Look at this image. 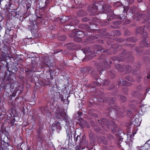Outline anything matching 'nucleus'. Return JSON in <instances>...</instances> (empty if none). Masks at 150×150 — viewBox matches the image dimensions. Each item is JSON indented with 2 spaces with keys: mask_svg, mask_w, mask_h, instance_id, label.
Listing matches in <instances>:
<instances>
[{
  "mask_svg": "<svg viewBox=\"0 0 150 150\" xmlns=\"http://www.w3.org/2000/svg\"><path fill=\"white\" fill-rule=\"evenodd\" d=\"M144 28L143 27H141L140 28H138L137 31L138 33L142 34L144 32Z\"/></svg>",
  "mask_w": 150,
  "mask_h": 150,
  "instance_id": "obj_9",
  "label": "nucleus"
},
{
  "mask_svg": "<svg viewBox=\"0 0 150 150\" xmlns=\"http://www.w3.org/2000/svg\"><path fill=\"white\" fill-rule=\"evenodd\" d=\"M120 100L122 102H124L126 100V98L123 96H121L120 97Z\"/></svg>",
  "mask_w": 150,
  "mask_h": 150,
  "instance_id": "obj_10",
  "label": "nucleus"
},
{
  "mask_svg": "<svg viewBox=\"0 0 150 150\" xmlns=\"http://www.w3.org/2000/svg\"><path fill=\"white\" fill-rule=\"evenodd\" d=\"M52 125L56 127L58 129H60L61 128L60 124L59 122H55L52 124Z\"/></svg>",
  "mask_w": 150,
  "mask_h": 150,
  "instance_id": "obj_5",
  "label": "nucleus"
},
{
  "mask_svg": "<svg viewBox=\"0 0 150 150\" xmlns=\"http://www.w3.org/2000/svg\"><path fill=\"white\" fill-rule=\"evenodd\" d=\"M76 150H81L80 148L78 147L76 148Z\"/></svg>",
  "mask_w": 150,
  "mask_h": 150,
  "instance_id": "obj_26",
  "label": "nucleus"
},
{
  "mask_svg": "<svg viewBox=\"0 0 150 150\" xmlns=\"http://www.w3.org/2000/svg\"><path fill=\"white\" fill-rule=\"evenodd\" d=\"M77 137H78V136H77V137H76V139H77Z\"/></svg>",
  "mask_w": 150,
  "mask_h": 150,
  "instance_id": "obj_38",
  "label": "nucleus"
},
{
  "mask_svg": "<svg viewBox=\"0 0 150 150\" xmlns=\"http://www.w3.org/2000/svg\"><path fill=\"white\" fill-rule=\"evenodd\" d=\"M150 140L147 141L144 146L140 147L139 150H150Z\"/></svg>",
  "mask_w": 150,
  "mask_h": 150,
  "instance_id": "obj_3",
  "label": "nucleus"
},
{
  "mask_svg": "<svg viewBox=\"0 0 150 150\" xmlns=\"http://www.w3.org/2000/svg\"><path fill=\"white\" fill-rule=\"evenodd\" d=\"M110 20V18H108V21H109V20Z\"/></svg>",
  "mask_w": 150,
  "mask_h": 150,
  "instance_id": "obj_31",
  "label": "nucleus"
},
{
  "mask_svg": "<svg viewBox=\"0 0 150 150\" xmlns=\"http://www.w3.org/2000/svg\"><path fill=\"white\" fill-rule=\"evenodd\" d=\"M77 137H78V136H77V137H76V139H77Z\"/></svg>",
  "mask_w": 150,
  "mask_h": 150,
  "instance_id": "obj_39",
  "label": "nucleus"
},
{
  "mask_svg": "<svg viewBox=\"0 0 150 150\" xmlns=\"http://www.w3.org/2000/svg\"><path fill=\"white\" fill-rule=\"evenodd\" d=\"M79 39V38H74V40L75 41H77V39Z\"/></svg>",
  "mask_w": 150,
  "mask_h": 150,
  "instance_id": "obj_28",
  "label": "nucleus"
},
{
  "mask_svg": "<svg viewBox=\"0 0 150 150\" xmlns=\"http://www.w3.org/2000/svg\"><path fill=\"white\" fill-rule=\"evenodd\" d=\"M3 149L5 147H6V150H13V148L12 146L9 145L8 144L6 146L5 145H4V146L3 145Z\"/></svg>",
  "mask_w": 150,
  "mask_h": 150,
  "instance_id": "obj_8",
  "label": "nucleus"
},
{
  "mask_svg": "<svg viewBox=\"0 0 150 150\" xmlns=\"http://www.w3.org/2000/svg\"><path fill=\"white\" fill-rule=\"evenodd\" d=\"M147 78H149V76H148V77H147Z\"/></svg>",
  "mask_w": 150,
  "mask_h": 150,
  "instance_id": "obj_37",
  "label": "nucleus"
},
{
  "mask_svg": "<svg viewBox=\"0 0 150 150\" xmlns=\"http://www.w3.org/2000/svg\"><path fill=\"white\" fill-rule=\"evenodd\" d=\"M1 145L4 146V145L6 146L8 144V138L7 136L2 135L1 136Z\"/></svg>",
  "mask_w": 150,
  "mask_h": 150,
  "instance_id": "obj_1",
  "label": "nucleus"
},
{
  "mask_svg": "<svg viewBox=\"0 0 150 150\" xmlns=\"http://www.w3.org/2000/svg\"><path fill=\"white\" fill-rule=\"evenodd\" d=\"M77 137H78V136H77V137H76V139H77Z\"/></svg>",
  "mask_w": 150,
  "mask_h": 150,
  "instance_id": "obj_40",
  "label": "nucleus"
},
{
  "mask_svg": "<svg viewBox=\"0 0 150 150\" xmlns=\"http://www.w3.org/2000/svg\"><path fill=\"white\" fill-rule=\"evenodd\" d=\"M136 134V132H135V133H134V132H133V134Z\"/></svg>",
  "mask_w": 150,
  "mask_h": 150,
  "instance_id": "obj_35",
  "label": "nucleus"
},
{
  "mask_svg": "<svg viewBox=\"0 0 150 150\" xmlns=\"http://www.w3.org/2000/svg\"><path fill=\"white\" fill-rule=\"evenodd\" d=\"M149 19V18H147V19L146 20L147 21H148V19Z\"/></svg>",
  "mask_w": 150,
  "mask_h": 150,
  "instance_id": "obj_32",
  "label": "nucleus"
},
{
  "mask_svg": "<svg viewBox=\"0 0 150 150\" xmlns=\"http://www.w3.org/2000/svg\"><path fill=\"white\" fill-rule=\"evenodd\" d=\"M26 6H27L28 8H30V7L31 6V5L30 3H29L28 2V3L27 4Z\"/></svg>",
  "mask_w": 150,
  "mask_h": 150,
  "instance_id": "obj_18",
  "label": "nucleus"
},
{
  "mask_svg": "<svg viewBox=\"0 0 150 150\" xmlns=\"http://www.w3.org/2000/svg\"><path fill=\"white\" fill-rule=\"evenodd\" d=\"M127 71H130L132 69V67L130 66H128Z\"/></svg>",
  "mask_w": 150,
  "mask_h": 150,
  "instance_id": "obj_16",
  "label": "nucleus"
},
{
  "mask_svg": "<svg viewBox=\"0 0 150 150\" xmlns=\"http://www.w3.org/2000/svg\"><path fill=\"white\" fill-rule=\"evenodd\" d=\"M124 8V9L123 10V13H124L125 14H126V13L127 12V10L125 9V8Z\"/></svg>",
  "mask_w": 150,
  "mask_h": 150,
  "instance_id": "obj_21",
  "label": "nucleus"
},
{
  "mask_svg": "<svg viewBox=\"0 0 150 150\" xmlns=\"http://www.w3.org/2000/svg\"><path fill=\"white\" fill-rule=\"evenodd\" d=\"M61 117L63 118V116H64V114H62V113H60V114H59Z\"/></svg>",
  "mask_w": 150,
  "mask_h": 150,
  "instance_id": "obj_22",
  "label": "nucleus"
},
{
  "mask_svg": "<svg viewBox=\"0 0 150 150\" xmlns=\"http://www.w3.org/2000/svg\"><path fill=\"white\" fill-rule=\"evenodd\" d=\"M87 18H83V21H87Z\"/></svg>",
  "mask_w": 150,
  "mask_h": 150,
  "instance_id": "obj_27",
  "label": "nucleus"
},
{
  "mask_svg": "<svg viewBox=\"0 0 150 150\" xmlns=\"http://www.w3.org/2000/svg\"><path fill=\"white\" fill-rule=\"evenodd\" d=\"M128 40L130 41H132L135 42L137 41V39L134 38H130L128 39Z\"/></svg>",
  "mask_w": 150,
  "mask_h": 150,
  "instance_id": "obj_14",
  "label": "nucleus"
},
{
  "mask_svg": "<svg viewBox=\"0 0 150 150\" xmlns=\"http://www.w3.org/2000/svg\"><path fill=\"white\" fill-rule=\"evenodd\" d=\"M88 9L89 11H91V12L93 13V14H96L95 12H96V11L98 10V6L96 5L93 4L89 6L88 7Z\"/></svg>",
  "mask_w": 150,
  "mask_h": 150,
  "instance_id": "obj_4",
  "label": "nucleus"
},
{
  "mask_svg": "<svg viewBox=\"0 0 150 150\" xmlns=\"http://www.w3.org/2000/svg\"><path fill=\"white\" fill-rule=\"evenodd\" d=\"M70 36V37H72V36Z\"/></svg>",
  "mask_w": 150,
  "mask_h": 150,
  "instance_id": "obj_36",
  "label": "nucleus"
},
{
  "mask_svg": "<svg viewBox=\"0 0 150 150\" xmlns=\"http://www.w3.org/2000/svg\"><path fill=\"white\" fill-rule=\"evenodd\" d=\"M113 28H117V27H113Z\"/></svg>",
  "mask_w": 150,
  "mask_h": 150,
  "instance_id": "obj_33",
  "label": "nucleus"
},
{
  "mask_svg": "<svg viewBox=\"0 0 150 150\" xmlns=\"http://www.w3.org/2000/svg\"><path fill=\"white\" fill-rule=\"evenodd\" d=\"M120 24V23L118 22L117 21H116L114 22H113V24L114 25H117V24Z\"/></svg>",
  "mask_w": 150,
  "mask_h": 150,
  "instance_id": "obj_19",
  "label": "nucleus"
},
{
  "mask_svg": "<svg viewBox=\"0 0 150 150\" xmlns=\"http://www.w3.org/2000/svg\"><path fill=\"white\" fill-rule=\"evenodd\" d=\"M140 44L142 47H147L148 46V44L146 42V40H144L140 42Z\"/></svg>",
  "mask_w": 150,
  "mask_h": 150,
  "instance_id": "obj_6",
  "label": "nucleus"
},
{
  "mask_svg": "<svg viewBox=\"0 0 150 150\" xmlns=\"http://www.w3.org/2000/svg\"><path fill=\"white\" fill-rule=\"evenodd\" d=\"M62 37H64V39H63V40H65L66 39V37L65 36L63 35V36H62Z\"/></svg>",
  "mask_w": 150,
  "mask_h": 150,
  "instance_id": "obj_25",
  "label": "nucleus"
},
{
  "mask_svg": "<svg viewBox=\"0 0 150 150\" xmlns=\"http://www.w3.org/2000/svg\"><path fill=\"white\" fill-rule=\"evenodd\" d=\"M124 82L125 83H126V81H124ZM125 86H127V84H126V83H125Z\"/></svg>",
  "mask_w": 150,
  "mask_h": 150,
  "instance_id": "obj_29",
  "label": "nucleus"
},
{
  "mask_svg": "<svg viewBox=\"0 0 150 150\" xmlns=\"http://www.w3.org/2000/svg\"><path fill=\"white\" fill-rule=\"evenodd\" d=\"M78 0H74V2L76 4H79V1H78Z\"/></svg>",
  "mask_w": 150,
  "mask_h": 150,
  "instance_id": "obj_23",
  "label": "nucleus"
},
{
  "mask_svg": "<svg viewBox=\"0 0 150 150\" xmlns=\"http://www.w3.org/2000/svg\"><path fill=\"white\" fill-rule=\"evenodd\" d=\"M81 41V40L80 39H79V41H78L77 42H80Z\"/></svg>",
  "mask_w": 150,
  "mask_h": 150,
  "instance_id": "obj_30",
  "label": "nucleus"
},
{
  "mask_svg": "<svg viewBox=\"0 0 150 150\" xmlns=\"http://www.w3.org/2000/svg\"><path fill=\"white\" fill-rule=\"evenodd\" d=\"M6 114L7 116V119L8 120L10 119L12 116V114L11 113H9V114H8V113L6 112Z\"/></svg>",
  "mask_w": 150,
  "mask_h": 150,
  "instance_id": "obj_13",
  "label": "nucleus"
},
{
  "mask_svg": "<svg viewBox=\"0 0 150 150\" xmlns=\"http://www.w3.org/2000/svg\"><path fill=\"white\" fill-rule=\"evenodd\" d=\"M138 121H139L138 119L137 118H136L135 120H134V121L133 122V123H134V122L136 123V122H137L138 123H139L138 122Z\"/></svg>",
  "mask_w": 150,
  "mask_h": 150,
  "instance_id": "obj_20",
  "label": "nucleus"
},
{
  "mask_svg": "<svg viewBox=\"0 0 150 150\" xmlns=\"http://www.w3.org/2000/svg\"><path fill=\"white\" fill-rule=\"evenodd\" d=\"M117 67H119V68L117 69L119 71H121V72H122V71L123 69H122V67L121 66L119 65V64H118L117 65Z\"/></svg>",
  "mask_w": 150,
  "mask_h": 150,
  "instance_id": "obj_12",
  "label": "nucleus"
},
{
  "mask_svg": "<svg viewBox=\"0 0 150 150\" xmlns=\"http://www.w3.org/2000/svg\"><path fill=\"white\" fill-rule=\"evenodd\" d=\"M0 150H3V146L1 145V147L0 146Z\"/></svg>",
  "mask_w": 150,
  "mask_h": 150,
  "instance_id": "obj_24",
  "label": "nucleus"
},
{
  "mask_svg": "<svg viewBox=\"0 0 150 150\" xmlns=\"http://www.w3.org/2000/svg\"><path fill=\"white\" fill-rule=\"evenodd\" d=\"M110 6L107 4H104L102 6V11H100L101 13H107L108 12H110L111 11L110 9Z\"/></svg>",
  "mask_w": 150,
  "mask_h": 150,
  "instance_id": "obj_2",
  "label": "nucleus"
},
{
  "mask_svg": "<svg viewBox=\"0 0 150 150\" xmlns=\"http://www.w3.org/2000/svg\"><path fill=\"white\" fill-rule=\"evenodd\" d=\"M121 3L119 2H117L114 4V6L115 7H117L121 5Z\"/></svg>",
  "mask_w": 150,
  "mask_h": 150,
  "instance_id": "obj_11",
  "label": "nucleus"
},
{
  "mask_svg": "<svg viewBox=\"0 0 150 150\" xmlns=\"http://www.w3.org/2000/svg\"><path fill=\"white\" fill-rule=\"evenodd\" d=\"M128 3L130 4H132L134 1V0H127Z\"/></svg>",
  "mask_w": 150,
  "mask_h": 150,
  "instance_id": "obj_15",
  "label": "nucleus"
},
{
  "mask_svg": "<svg viewBox=\"0 0 150 150\" xmlns=\"http://www.w3.org/2000/svg\"><path fill=\"white\" fill-rule=\"evenodd\" d=\"M140 107L142 112H144L146 110L147 105H142L140 106Z\"/></svg>",
  "mask_w": 150,
  "mask_h": 150,
  "instance_id": "obj_7",
  "label": "nucleus"
},
{
  "mask_svg": "<svg viewBox=\"0 0 150 150\" xmlns=\"http://www.w3.org/2000/svg\"><path fill=\"white\" fill-rule=\"evenodd\" d=\"M1 109L2 111V112H3L4 113H5L6 112V110L4 108L2 107L1 108Z\"/></svg>",
  "mask_w": 150,
  "mask_h": 150,
  "instance_id": "obj_17",
  "label": "nucleus"
},
{
  "mask_svg": "<svg viewBox=\"0 0 150 150\" xmlns=\"http://www.w3.org/2000/svg\"><path fill=\"white\" fill-rule=\"evenodd\" d=\"M128 80H129V81H131V80L130 79H128Z\"/></svg>",
  "mask_w": 150,
  "mask_h": 150,
  "instance_id": "obj_34",
  "label": "nucleus"
}]
</instances>
